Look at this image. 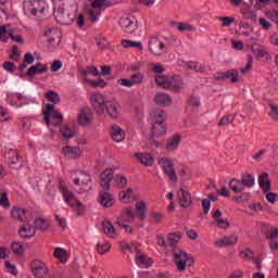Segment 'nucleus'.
<instances>
[{
	"label": "nucleus",
	"mask_w": 278,
	"mask_h": 278,
	"mask_svg": "<svg viewBox=\"0 0 278 278\" xmlns=\"http://www.w3.org/2000/svg\"><path fill=\"white\" fill-rule=\"evenodd\" d=\"M136 264L143 268H151L153 266V260L144 254L136 255Z\"/></svg>",
	"instance_id": "33"
},
{
	"label": "nucleus",
	"mask_w": 278,
	"mask_h": 278,
	"mask_svg": "<svg viewBox=\"0 0 278 278\" xmlns=\"http://www.w3.org/2000/svg\"><path fill=\"white\" fill-rule=\"evenodd\" d=\"M27 11L29 12V14H31L33 16H36V14H38V12L40 14H45V1H40V0H35L31 1L28 5Z\"/></svg>",
	"instance_id": "21"
},
{
	"label": "nucleus",
	"mask_w": 278,
	"mask_h": 278,
	"mask_svg": "<svg viewBox=\"0 0 278 278\" xmlns=\"http://www.w3.org/2000/svg\"><path fill=\"white\" fill-rule=\"evenodd\" d=\"M268 173L264 172L258 176V186L263 189V192H270L271 185L270 179H268Z\"/></svg>",
	"instance_id": "24"
},
{
	"label": "nucleus",
	"mask_w": 278,
	"mask_h": 278,
	"mask_svg": "<svg viewBox=\"0 0 278 278\" xmlns=\"http://www.w3.org/2000/svg\"><path fill=\"white\" fill-rule=\"evenodd\" d=\"M172 27H175L178 31H194V26L181 22H172Z\"/></svg>",
	"instance_id": "42"
},
{
	"label": "nucleus",
	"mask_w": 278,
	"mask_h": 278,
	"mask_svg": "<svg viewBox=\"0 0 278 278\" xmlns=\"http://www.w3.org/2000/svg\"><path fill=\"white\" fill-rule=\"evenodd\" d=\"M7 101L14 108H21L27 101V97L20 92H10L8 93Z\"/></svg>",
	"instance_id": "11"
},
{
	"label": "nucleus",
	"mask_w": 278,
	"mask_h": 278,
	"mask_svg": "<svg viewBox=\"0 0 278 278\" xmlns=\"http://www.w3.org/2000/svg\"><path fill=\"white\" fill-rule=\"evenodd\" d=\"M46 99H48L51 103H54V105H58V103L61 101L60 94L53 90H49L46 93Z\"/></svg>",
	"instance_id": "50"
},
{
	"label": "nucleus",
	"mask_w": 278,
	"mask_h": 278,
	"mask_svg": "<svg viewBox=\"0 0 278 278\" xmlns=\"http://www.w3.org/2000/svg\"><path fill=\"white\" fill-rule=\"evenodd\" d=\"M60 131L63 138H75V129L68 126H61Z\"/></svg>",
	"instance_id": "52"
},
{
	"label": "nucleus",
	"mask_w": 278,
	"mask_h": 278,
	"mask_svg": "<svg viewBox=\"0 0 278 278\" xmlns=\"http://www.w3.org/2000/svg\"><path fill=\"white\" fill-rule=\"evenodd\" d=\"M11 216L15 220H20V223H28V220H31V213H29L28 210L21 207H13L11 210Z\"/></svg>",
	"instance_id": "10"
},
{
	"label": "nucleus",
	"mask_w": 278,
	"mask_h": 278,
	"mask_svg": "<svg viewBox=\"0 0 278 278\" xmlns=\"http://www.w3.org/2000/svg\"><path fill=\"white\" fill-rule=\"evenodd\" d=\"M159 165L170 181H177V172L175 170V163H173L172 159L161 157L159 159Z\"/></svg>",
	"instance_id": "6"
},
{
	"label": "nucleus",
	"mask_w": 278,
	"mask_h": 278,
	"mask_svg": "<svg viewBox=\"0 0 278 278\" xmlns=\"http://www.w3.org/2000/svg\"><path fill=\"white\" fill-rule=\"evenodd\" d=\"M59 190L61 194H63L65 203H67V205H70L71 207H75V204L79 201L75 198V194L70 191L68 188L62 182H60Z\"/></svg>",
	"instance_id": "12"
},
{
	"label": "nucleus",
	"mask_w": 278,
	"mask_h": 278,
	"mask_svg": "<svg viewBox=\"0 0 278 278\" xmlns=\"http://www.w3.org/2000/svg\"><path fill=\"white\" fill-rule=\"evenodd\" d=\"M102 229L108 238H112L113 240H116V238H118V233H116V228H114V224H112V222H102Z\"/></svg>",
	"instance_id": "22"
},
{
	"label": "nucleus",
	"mask_w": 278,
	"mask_h": 278,
	"mask_svg": "<svg viewBox=\"0 0 278 278\" xmlns=\"http://www.w3.org/2000/svg\"><path fill=\"white\" fill-rule=\"evenodd\" d=\"M169 79V89L174 92H179V90L184 88V79H181V76L173 75Z\"/></svg>",
	"instance_id": "27"
},
{
	"label": "nucleus",
	"mask_w": 278,
	"mask_h": 278,
	"mask_svg": "<svg viewBox=\"0 0 278 278\" xmlns=\"http://www.w3.org/2000/svg\"><path fill=\"white\" fill-rule=\"evenodd\" d=\"M122 47H124L125 49L135 48V49H139V51H142V42L140 41H131L129 39H123Z\"/></svg>",
	"instance_id": "47"
},
{
	"label": "nucleus",
	"mask_w": 278,
	"mask_h": 278,
	"mask_svg": "<svg viewBox=\"0 0 278 278\" xmlns=\"http://www.w3.org/2000/svg\"><path fill=\"white\" fill-rule=\"evenodd\" d=\"M244 277V270L242 269H236L232 271L228 278H243Z\"/></svg>",
	"instance_id": "64"
},
{
	"label": "nucleus",
	"mask_w": 278,
	"mask_h": 278,
	"mask_svg": "<svg viewBox=\"0 0 278 278\" xmlns=\"http://www.w3.org/2000/svg\"><path fill=\"white\" fill-rule=\"evenodd\" d=\"M136 212L139 220H144V218H147V204L144 201L137 202Z\"/></svg>",
	"instance_id": "38"
},
{
	"label": "nucleus",
	"mask_w": 278,
	"mask_h": 278,
	"mask_svg": "<svg viewBox=\"0 0 278 278\" xmlns=\"http://www.w3.org/2000/svg\"><path fill=\"white\" fill-rule=\"evenodd\" d=\"M215 223L217 227H220V229H227L229 227V220L227 219L217 218L215 219Z\"/></svg>",
	"instance_id": "63"
},
{
	"label": "nucleus",
	"mask_w": 278,
	"mask_h": 278,
	"mask_svg": "<svg viewBox=\"0 0 278 278\" xmlns=\"http://www.w3.org/2000/svg\"><path fill=\"white\" fill-rule=\"evenodd\" d=\"M111 136L115 142H123L125 140V131L118 126L112 127Z\"/></svg>",
	"instance_id": "37"
},
{
	"label": "nucleus",
	"mask_w": 278,
	"mask_h": 278,
	"mask_svg": "<svg viewBox=\"0 0 278 278\" xmlns=\"http://www.w3.org/2000/svg\"><path fill=\"white\" fill-rule=\"evenodd\" d=\"M134 192V189L128 188L126 191L119 192V200L122 203H129V199H131V193Z\"/></svg>",
	"instance_id": "54"
},
{
	"label": "nucleus",
	"mask_w": 278,
	"mask_h": 278,
	"mask_svg": "<svg viewBox=\"0 0 278 278\" xmlns=\"http://www.w3.org/2000/svg\"><path fill=\"white\" fill-rule=\"evenodd\" d=\"M188 105H191V108H199L201 105V99L197 96H190Z\"/></svg>",
	"instance_id": "60"
},
{
	"label": "nucleus",
	"mask_w": 278,
	"mask_h": 278,
	"mask_svg": "<svg viewBox=\"0 0 278 278\" xmlns=\"http://www.w3.org/2000/svg\"><path fill=\"white\" fill-rule=\"evenodd\" d=\"M113 172L112 169H105L102 174H101V181H100V186L103 189L102 191L108 192V190H110V184H112V179H113Z\"/></svg>",
	"instance_id": "20"
},
{
	"label": "nucleus",
	"mask_w": 278,
	"mask_h": 278,
	"mask_svg": "<svg viewBox=\"0 0 278 278\" xmlns=\"http://www.w3.org/2000/svg\"><path fill=\"white\" fill-rule=\"evenodd\" d=\"M104 109L106 110V114L110 118H118V109L116 108V103L113 101H106Z\"/></svg>",
	"instance_id": "34"
},
{
	"label": "nucleus",
	"mask_w": 278,
	"mask_h": 278,
	"mask_svg": "<svg viewBox=\"0 0 278 278\" xmlns=\"http://www.w3.org/2000/svg\"><path fill=\"white\" fill-rule=\"evenodd\" d=\"M14 31L12 29H7L5 26H0V40L1 42H7L10 40V36H12Z\"/></svg>",
	"instance_id": "48"
},
{
	"label": "nucleus",
	"mask_w": 278,
	"mask_h": 278,
	"mask_svg": "<svg viewBox=\"0 0 278 278\" xmlns=\"http://www.w3.org/2000/svg\"><path fill=\"white\" fill-rule=\"evenodd\" d=\"M135 156L143 166H153V162H155L150 153H136Z\"/></svg>",
	"instance_id": "30"
},
{
	"label": "nucleus",
	"mask_w": 278,
	"mask_h": 278,
	"mask_svg": "<svg viewBox=\"0 0 278 278\" xmlns=\"http://www.w3.org/2000/svg\"><path fill=\"white\" fill-rule=\"evenodd\" d=\"M149 220L152 223V225H160L161 223H164V213L152 211L150 213Z\"/></svg>",
	"instance_id": "41"
},
{
	"label": "nucleus",
	"mask_w": 278,
	"mask_h": 278,
	"mask_svg": "<svg viewBox=\"0 0 278 278\" xmlns=\"http://www.w3.org/2000/svg\"><path fill=\"white\" fill-rule=\"evenodd\" d=\"M268 18L278 26V11L271 10L266 13Z\"/></svg>",
	"instance_id": "61"
},
{
	"label": "nucleus",
	"mask_w": 278,
	"mask_h": 278,
	"mask_svg": "<svg viewBox=\"0 0 278 278\" xmlns=\"http://www.w3.org/2000/svg\"><path fill=\"white\" fill-rule=\"evenodd\" d=\"M172 255L174 257V264L176 265L179 273H184L186 268L194 266V258L192 257V255L188 254L181 249L174 248L172 250Z\"/></svg>",
	"instance_id": "2"
},
{
	"label": "nucleus",
	"mask_w": 278,
	"mask_h": 278,
	"mask_svg": "<svg viewBox=\"0 0 278 278\" xmlns=\"http://www.w3.org/2000/svg\"><path fill=\"white\" fill-rule=\"evenodd\" d=\"M21 238L29 239L36 236V227L29 224H26L20 228Z\"/></svg>",
	"instance_id": "26"
},
{
	"label": "nucleus",
	"mask_w": 278,
	"mask_h": 278,
	"mask_svg": "<svg viewBox=\"0 0 278 278\" xmlns=\"http://www.w3.org/2000/svg\"><path fill=\"white\" fill-rule=\"evenodd\" d=\"M166 124L165 123H152L151 127V138H162V136H166Z\"/></svg>",
	"instance_id": "19"
},
{
	"label": "nucleus",
	"mask_w": 278,
	"mask_h": 278,
	"mask_svg": "<svg viewBox=\"0 0 278 278\" xmlns=\"http://www.w3.org/2000/svg\"><path fill=\"white\" fill-rule=\"evenodd\" d=\"M11 249L15 255H23V253L25 252V248H23V244H21L20 242H13L11 244Z\"/></svg>",
	"instance_id": "57"
},
{
	"label": "nucleus",
	"mask_w": 278,
	"mask_h": 278,
	"mask_svg": "<svg viewBox=\"0 0 278 278\" xmlns=\"http://www.w3.org/2000/svg\"><path fill=\"white\" fill-rule=\"evenodd\" d=\"M240 180L243 188H253V186H255V177L251 174H242Z\"/></svg>",
	"instance_id": "40"
},
{
	"label": "nucleus",
	"mask_w": 278,
	"mask_h": 278,
	"mask_svg": "<svg viewBox=\"0 0 278 278\" xmlns=\"http://www.w3.org/2000/svg\"><path fill=\"white\" fill-rule=\"evenodd\" d=\"M136 215L134 214V207L128 206L122 211L119 219L122 223H134Z\"/></svg>",
	"instance_id": "32"
},
{
	"label": "nucleus",
	"mask_w": 278,
	"mask_h": 278,
	"mask_svg": "<svg viewBox=\"0 0 278 278\" xmlns=\"http://www.w3.org/2000/svg\"><path fill=\"white\" fill-rule=\"evenodd\" d=\"M152 123H166V112L162 109H154L151 112Z\"/></svg>",
	"instance_id": "31"
},
{
	"label": "nucleus",
	"mask_w": 278,
	"mask_h": 278,
	"mask_svg": "<svg viewBox=\"0 0 278 278\" xmlns=\"http://www.w3.org/2000/svg\"><path fill=\"white\" fill-rule=\"evenodd\" d=\"M121 0H93L88 9L87 14L91 23H97L99 16H101V10L105 8H112V5H118Z\"/></svg>",
	"instance_id": "1"
},
{
	"label": "nucleus",
	"mask_w": 278,
	"mask_h": 278,
	"mask_svg": "<svg viewBox=\"0 0 278 278\" xmlns=\"http://www.w3.org/2000/svg\"><path fill=\"white\" fill-rule=\"evenodd\" d=\"M110 249H112V244H110V242H108V241H105L103 243H98V245H97L99 255H105V253H108L110 251Z\"/></svg>",
	"instance_id": "53"
},
{
	"label": "nucleus",
	"mask_w": 278,
	"mask_h": 278,
	"mask_svg": "<svg viewBox=\"0 0 278 278\" xmlns=\"http://www.w3.org/2000/svg\"><path fill=\"white\" fill-rule=\"evenodd\" d=\"M48 42L51 47H58L62 42V33L58 28H51L46 31Z\"/></svg>",
	"instance_id": "13"
},
{
	"label": "nucleus",
	"mask_w": 278,
	"mask_h": 278,
	"mask_svg": "<svg viewBox=\"0 0 278 278\" xmlns=\"http://www.w3.org/2000/svg\"><path fill=\"white\" fill-rule=\"evenodd\" d=\"M181 142V137L179 135H175L173 138H170L167 141V144L165 147L166 151H175L177 147H179V143Z\"/></svg>",
	"instance_id": "39"
},
{
	"label": "nucleus",
	"mask_w": 278,
	"mask_h": 278,
	"mask_svg": "<svg viewBox=\"0 0 278 278\" xmlns=\"http://www.w3.org/2000/svg\"><path fill=\"white\" fill-rule=\"evenodd\" d=\"M130 80L132 81V86H140L144 81V75L140 72L134 73L130 75Z\"/></svg>",
	"instance_id": "49"
},
{
	"label": "nucleus",
	"mask_w": 278,
	"mask_h": 278,
	"mask_svg": "<svg viewBox=\"0 0 278 278\" xmlns=\"http://www.w3.org/2000/svg\"><path fill=\"white\" fill-rule=\"evenodd\" d=\"M43 121L47 125L58 126L62 123L63 116L62 113L55 111V105L48 103L46 108L42 110ZM52 118V121H51Z\"/></svg>",
	"instance_id": "4"
},
{
	"label": "nucleus",
	"mask_w": 278,
	"mask_h": 278,
	"mask_svg": "<svg viewBox=\"0 0 278 278\" xmlns=\"http://www.w3.org/2000/svg\"><path fill=\"white\" fill-rule=\"evenodd\" d=\"M182 65L187 66V68H189V71H195V73H205V66L201 65V63H199V62H194V61L186 62V61H182Z\"/></svg>",
	"instance_id": "35"
},
{
	"label": "nucleus",
	"mask_w": 278,
	"mask_h": 278,
	"mask_svg": "<svg viewBox=\"0 0 278 278\" xmlns=\"http://www.w3.org/2000/svg\"><path fill=\"white\" fill-rule=\"evenodd\" d=\"M62 154L67 160H77V157H81V149L76 146H66L62 149Z\"/></svg>",
	"instance_id": "15"
},
{
	"label": "nucleus",
	"mask_w": 278,
	"mask_h": 278,
	"mask_svg": "<svg viewBox=\"0 0 278 278\" xmlns=\"http://www.w3.org/2000/svg\"><path fill=\"white\" fill-rule=\"evenodd\" d=\"M115 181L118 186V188H125L127 186V177L117 175L115 177Z\"/></svg>",
	"instance_id": "62"
},
{
	"label": "nucleus",
	"mask_w": 278,
	"mask_h": 278,
	"mask_svg": "<svg viewBox=\"0 0 278 278\" xmlns=\"http://www.w3.org/2000/svg\"><path fill=\"white\" fill-rule=\"evenodd\" d=\"M30 270L36 278H51V273L47 264L40 260H34L30 262Z\"/></svg>",
	"instance_id": "5"
},
{
	"label": "nucleus",
	"mask_w": 278,
	"mask_h": 278,
	"mask_svg": "<svg viewBox=\"0 0 278 278\" xmlns=\"http://www.w3.org/2000/svg\"><path fill=\"white\" fill-rule=\"evenodd\" d=\"M4 157L11 168H14L15 166H21V155H18V152L16 150L9 149L5 152Z\"/></svg>",
	"instance_id": "14"
},
{
	"label": "nucleus",
	"mask_w": 278,
	"mask_h": 278,
	"mask_svg": "<svg viewBox=\"0 0 278 278\" xmlns=\"http://www.w3.org/2000/svg\"><path fill=\"white\" fill-rule=\"evenodd\" d=\"M119 27L125 34H134L138 29V20L134 15H126L119 18Z\"/></svg>",
	"instance_id": "8"
},
{
	"label": "nucleus",
	"mask_w": 278,
	"mask_h": 278,
	"mask_svg": "<svg viewBox=\"0 0 278 278\" xmlns=\"http://www.w3.org/2000/svg\"><path fill=\"white\" fill-rule=\"evenodd\" d=\"M34 225L35 230L38 229L39 231H47L49 227V222L42 217H39L35 219Z\"/></svg>",
	"instance_id": "46"
},
{
	"label": "nucleus",
	"mask_w": 278,
	"mask_h": 278,
	"mask_svg": "<svg viewBox=\"0 0 278 278\" xmlns=\"http://www.w3.org/2000/svg\"><path fill=\"white\" fill-rule=\"evenodd\" d=\"M78 122L81 127H88L90 125V111H81L78 115Z\"/></svg>",
	"instance_id": "44"
},
{
	"label": "nucleus",
	"mask_w": 278,
	"mask_h": 278,
	"mask_svg": "<svg viewBox=\"0 0 278 278\" xmlns=\"http://www.w3.org/2000/svg\"><path fill=\"white\" fill-rule=\"evenodd\" d=\"M73 184L75 187L76 192L78 194H84V192H88L90 190L92 184V177L90 174L86 172H80L76 176H72Z\"/></svg>",
	"instance_id": "3"
},
{
	"label": "nucleus",
	"mask_w": 278,
	"mask_h": 278,
	"mask_svg": "<svg viewBox=\"0 0 278 278\" xmlns=\"http://www.w3.org/2000/svg\"><path fill=\"white\" fill-rule=\"evenodd\" d=\"M228 188H230V190L235 192V194H240L244 192V185H242V180L238 178H231L228 184Z\"/></svg>",
	"instance_id": "28"
},
{
	"label": "nucleus",
	"mask_w": 278,
	"mask_h": 278,
	"mask_svg": "<svg viewBox=\"0 0 278 278\" xmlns=\"http://www.w3.org/2000/svg\"><path fill=\"white\" fill-rule=\"evenodd\" d=\"M33 62H36V58L33 56L30 52H26L24 55L23 63L18 66V71L23 73V71L27 68V64H31Z\"/></svg>",
	"instance_id": "45"
},
{
	"label": "nucleus",
	"mask_w": 278,
	"mask_h": 278,
	"mask_svg": "<svg viewBox=\"0 0 278 278\" xmlns=\"http://www.w3.org/2000/svg\"><path fill=\"white\" fill-rule=\"evenodd\" d=\"M54 257H56V260H60L62 264H66V262H68V253H66V250L62 248H55Z\"/></svg>",
	"instance_id": "43"
},
{
	"label": "nucleus",
	"mask_w": 278,
	"mask_h": 278,
	"mask_svg": "<svg viewBox=\"0 0 278 278\" xmlns=\"http://www.w3.org/2000/svg\"><path fill=\"white\" fill-rule=\"evenodd\" d=\"M90 101L97 114H103V112H105V105L108 101H105V98L103 97V94H101L100 92L92 93Z\"/></svg>",
	"instance_id": "9"
},
{
	"label": "nucleus",
	"mask_w": 278,
	"mask_h": 278,
	"mask_svg": "<svg viewBox=\"0 0 278 278\" xmlns=\"http://www.w3.org/2000/svg\"><path fill=\"white\" fill-rule=\"evenodd\" d=\"M54 18L60 25H68L71 23V15L64 10H59L54 13Z\"/></svg>",
	"instance_id": "29"
},
{
	"label": "nucleus",
	"mask_w": 278,
	"mask_h": 278,
	"mask_svg": "<svg viewBox=\"0 0 278 278\" xmlns=\"http://www.w3.org/2000/svg\"><path fill=\"white\" fill-rule=\"evenodd\" d=\"M179 240H181V232H170L168 235L167 241L169 247H175Z\"/></svg>",
	"instance_id": "51"
},
{
	"label": "nucleus",
	"mask_w": 278,
	"mask_h": 278,
	"mask_svg": "<svg viewBox=\"0 0 278 278\" xmlns=\"http://www.w3.org/2000/svg\"><path fill=\"white\" fill-rule=\"evenodd\" d=\"M225 79H230L231 84L238 83V70H228L227 72L217 73V81H225Z\"/></svg>",
	"instance_id": "17"
},
{
	"label": "nucleus",
	"mask_w": 278,
	"mask_h": 278,
	"mask_svg": "<svg viewBox=\"0 0 278 278\" xmlns=\"http://www.w3.org/2000/svg\"><path fill=\"white\" fill-rule=\"evenodd\" d=\"M154 101H155L156 105L166 106V105H170L173 103V98H170V96L167 93L159 92L155 94Z\"/></svg>",
	"instance_id": "25"
},
{
	"label": "nucleus",
	"mask_w": 278,
	"mask_h": 278,
	"mask_svg": "<svg viewBox=\"0 0 278 278\" xmlns=\"http://www.w3.org/2000/svg\"><path fill=\"white\" fill-rule=\"evenodd\" d=\"M98 202L100 205H102V207L110 208L114 205V197H112V194H110L108 191H100Z\"/></svg>",
	"instance_id": "18"
},
{
	"label": "nucleus",
	"mask_w": 278,
	"mask_h": 278,
	"mask_svg": "<svg viewBox=\"0 0 278 278\" xmlns=\"http://www.w3.org/2000/svg\"><path fill=\"white\" fill-rule=\"evenodd\" d=\"M156 85L165 90H170V76L160 75L155 77Z\"/></svg>",
	"instance_id": "36"
},
{
	"label": "nucleus",
	"mask_w": 278,
	"mask_h": 278,
	"mask_svg": "<svg viewBox=\"0 0 278 278\" xmlns=\"http://www.w3.org/2000/svg\"><path fill=\"white\" fill-rule=\"evenodd\" d=\"M268 115L270 116V118L273 121L278 122V106H277V104H273V103L269 104Z\"/></svg>",
	"instance_id": "58"
},
{
	"label": "nucleus",
	"mask_w": 278,
	"mask_h": 278,
	"mask_svg": "<svg viewBox=\"0 0 278 278\" xmlns=\"http://www.w3.org/2000/svg\"><path fill=\"white\" fill-rule=\"evenodd\" d=\"M232 121H236V115L235 114H229V115H226V116L222 117L218 125H220V126L230 125V123Z\"/></svg>",
	"instance_id": "59"
},
{
	"label": "nucleus",
	"mask_w": 278,
	"mask_h": 278,
	"mask_svg": "<svg viewBox=\"0 0 278 278\" xmlns=\"http://www.w3.org/2000/svg\"><path fill=\"white\" fill-rule=\"evenodd\" d=\"M236 244H238V236L223 237L214 241V245L218 249H223V247H236Z\"/></svg>",
	"instance_id": "16"
},
{
	"label": "nucleus",
	"mask_w": 278,
	"mask_h": 278,
	"mask_svg": "<svg viewBox=\"0 0 278 278\" xmlns=\"http://www.w3.org/2000/svg\"><path fill=\"white\" fill-rule=\"evenodd\" d=\"M178 199L181 207H190V205H192V195L186 190H180L178 192Z\"/></svg>",
	"instance_id": "23"
},
{
	"label": "nucleus",
	"mask_w": 278,
	"mask_h": 278,
	"mask_svg": "<svg viewBox=\"0 0 278 278\" xmlns=\"http://www.w3.org/2000/svg\"><path fill=\"white\" fill-rule=\"evenodd\" d=\"M217 21H220L222 27H229L232 25V23H236V17H229V16H219L217 17Z\"/></svg>",
	"instance_id": "56"
},
{
	"label": "nucleus",
	"mask_w": 278,
	"mask_h": 278,
	"mask_svg": "<svg viewBox=\"0 0 278 278\" xmlns=\"http://www.w3.org/2000/svg\"><path fill=\"white\" fill-rule=\"evenodd\" d=\"M265 236H266L267 240H277L278 228L277 227L268 228L265 232Z\"/></svg>",
	"instance_id": "55"
},
{
	"label": "nucleus",
	"mask_w": 278,
	"mask_h": 278,
	"mask_svg": "<svg viewBox=\"0 0 278 278\" xmlns=\"http://www.w3.org/2000/svg\"><path fill=\"white\" fill-rule=\"evenodd\" d=\"M149 51L152 53V55H164L166 51H168V47H166V43H164L160 38L152 37L149 40Z\"/></svg>",
	"instance_id": "7"
}]
</instances>
